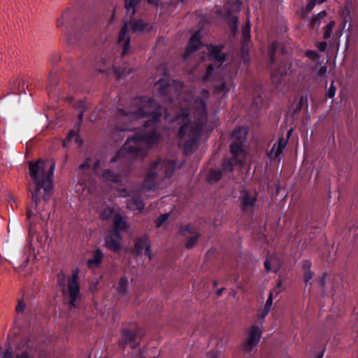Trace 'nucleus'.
Instances as JSON below:
<instances>
[{
    "label": "nucleus",
    "instance_id": "obj_1",
    "mask_svg": "<svg viewBox=\"0 0 358 358\" xmlns=\"http://www.w3.org/2000/svg\"><path fill=\"white\" fill-rule=\"evenodd\" d=\"M131 102L132 104L137 105V107L129 110L117 108L113 138L116 141L122 140L124 138L123 133L136 130L137 127L134 125V123L144 117H150L143 122V127L147 130L137 131L128 136L113 161L117 159L123 152H127L133 159L141 157L144 154L143 145L152 147L161 139L157 125L160 122L162 114L166 113V109L152 98L136 97Z\"/></svg>",
    "mask_w": 358,
    "mask_h": 358
},
{
    "label": "nucleus",
    "instance_id": "obj_2",
    "mask_svg": "<svg viewBox=\"0 0 358 358\" xmlns=\"http://www.w3.org/2000/svg\"><path fill=\"white\" fill-rule=\"evenodd\" d=\"M55 163L50 160L38 159L29 162V174L34 186L29 188L31 194V208L27 211V217L30 221L37 212L38 203L43 200L48 202L53 193V175Z\"/></svg>",
    "mask_w": 358,
    "mask_h": 358
},
{
    "label": "nucleus",
    "instance_id": "obj_3",
    "mask_svg": "<svg viewBox=\"0 0 358 358\" xmlns=\"http://www.w3.org/2000/svg\"><path fill=\"white\" fill-rule=\"evenodd\" d=\"M83 1L78 0L76 8H66L57 21V27L62 30L66 42L71 45H76L84 34L94 27L93 16L88 14L85 16V11L80 8Z\"/></svg>",
    "mask_w": 358,
    "mask_h": 358
},
{
    "label": "nucleus",
    "instance_id": "obj_4",
    "mask_svg": "<svg viewBox=\"0 0 358 358\" xmlns=\"http://www.w3.org/2000/svg\"><path fill=\"white\" fill-rule=\"evenodd\" d=\"M199 106L201 108V113L195 122H192L190 117L189 108H181L176 117V121L180 124L178 131V136L182 139L187 135L189 137L186 145H192L202 135L203 129L207 123L208 117L206 113L207 104L204 99H199Z\"/></svg>",
    "mask_w": 358,
    "mask_h": 358
},
{
    "label": "nucleus",
    "instance_id": "obj_5",
    "mask_svg": "<svg viewBox=\"0 0 358 358\" xmlns=\"http://www.w3.org/2000/svg\"><path fill=\"white\" fill-rule=\"evenodd\" d=\"M176 161L174 159H157L151 164L150 170L144 179L143 187L146 189L154 188L156 179L159 176L160 171L164 174V178H171L176 171Z\"/></svg>",
    "mask_w": 358,
    "mask_h": 358
},
{
    "label": "nucleus",
    "instance_id": "obj_6",
    "mask_svg": "<svg viewBox=\"0 0 358 358\" xmlns=\"http://www.w3.org/2000/svg\"><path fill=\"white\" fill-rule=\"evenodd\" d=\"M116 156L117 153L111 158L110 163H118L117 172L106 169L103 171L102 178L107 182L120 185L122 183V178L127 177L129 175L134 159L127 152H123L117 159L113 161Z\"/></svg>",
    "mask_w": 358,
    "mask_h": 358
},
{
    "label": "nucleus",
    "instance_id": "obj_7",
    "mask_svg": "<svg viewBox=\"0 0 358 358\" xmlns=\"http://www.w3.org/2000/svg\"><path fill=\"white\" fill-rule=\"evenodd\" d=\"M149 23L145 22L141 19H135L130 17L128 22H124L119 33L118 44L122 45V55H126L130 48L131 37L128 34V28L129 27L132 33H142L145 30L149 31L150 28Z\"/></svg>",
    "mask_w": 358,
    "mask_h": 358
},
{
    "label": "nucleus",
    "instance_id": "obj_8",
    "mask_svg": "<svg viewBox=\"0 0 358 358\" xmlns=\"http://www.w3.org/2000/svg\"><path fill=\"white\" fill-rule=\"evenodd\" d=\"M143 334L138 327L123 328L121 330V338L119 340V346L125 349L129 345L131 349H136L141 343Z\"/></svg>",
    "mask_w": 358,
    "mask_h": 358
},
{
    "label": "nucleus",
    "instance_id": "obj_9",
    "mask_svg": "<svg viewBox=\"0 0 358 358\" xmlns=\"http://www.w3.org/2000/svg\"><path fill=\"white\" fill-rule=\"evenodd\" d=\"M262 333L263 331L258 324H254L250 327L248 337L241 345V348L245 354H249L253 350L257 349Z\"/></svg>",
    "mask_w": 358,
    "mask_h": 358
},
{
    "label": "nucleus",
    "instance_id": "obj_10",
    "mask_svg": "<svg viewBox=\"0 0 358 358\" xmlns=\"http://www.w3.org/2000/svg\"><path fill=\"white\" fill-rule=\"evenodd\" d=\"M180 235L185 237V246L187 249L194 248L201 237V233L192 224L181 225L180 227Z\"/></svg>",
    "mask_w": 358,
    "mask_h": 358
},
{
    "label": "nucleus",
    "instance_id": "obj_11",
    "mask_svg": "<svg viewBox=\"0 0 358 358\" xmlns=\"http://www.w3.org/2000/svg\"><path fill=\"white\" fill-rule=\"evenodd\" d=\"M257 196L258 192L256 190L254 191L253 194H251L246 189H242L239 196L241 211L243 213L250 211L255 206L257 201Z\"/></svg>",
    "mask_w": 358,
    "mask_h": 358
},
{
    "label": "nucleus",
    "instance_id": "obj_12",
    "mask_svg": "<svg viewBox=\"0 0 358 358\" xmlns=\"http://www.w3.org/2000/svg\"><path fill=\"white\" fill-rule=\"evenodd\" d=\"M241 2L237 0L235 3H230V6L226 10V18L229 29L231 33L235 34L238 29V18L237 16L234 15V12H238Z\"/></svg>",
    "mask_w": 358,
    "mask_h": 358
},
{
    "label": "nucleus",
    "instance_id": "obj_13",
    "mask_svg": "<svg viewBox=\"0 0 358 358\" xmlns=\"http://www.w3.org/2000/svg\"><path fill=\"white\" fill-rule=\"evenodd\" d=\"M68 292L70 296L69 306L71 308H76V301L80 294L78 276L76 273L73 274L69 280Z\"/></svg>",
    "mask_w": 358,
    "mask_h": 358
},
{
    "label": "nucleus",
    "instance_id": "obj_14",
    "mask_svg": "<svg viewBox=\"0 0 358 358\" xmlns=\"http://www.w3.org/2000/svg\"><path fill=\"white\" fill-rule=\"evenodd\" d=\"M120 192L124 193V196H131V199L127 202V206L131 210L142 211L144 209L145 203L140 192H134L132 195H130L124 188L122 189Z\"/></svg>",
    "mask_w": 358,
    "mask_h": 358
},
{
    "label": "nucleus",
    "instance_id": "obj_15",
    "mask_svg": "<svg viewBox=\"0 0 358 358\" xmlns=\"http://www.w3.org/2000/svg\"><path fill=\"white\" fill-rule=\"evenodd\" d=\"M155 87H157L158 92L160 95L169 101H173V96L171 94V87L169 84V80L167 78H160L156 83Z\"/></svg>",
    "mask_w": 358,
    "mask_h": 358
},
{
    "label": "nucleus",
    "instance_id": "obj_16",
    "mask_svg": "<svg viewBox=\"0 0 358 358\" xmlns=\"http://www.w3.org/2000/svg\"><path fill=\"white\" fill-rule=\"evenodd\" d=\"M103 259V254L100 249H96L92 252V257L89 259L87 262L88 268H100Z\"/></svg>",
    "mask_w": 358,
    "mask_h": 358
},
{
    "label": "nucleus",
    "instance_id": "obj_17",
    "mask_svg": "<svg viewBox=\"0 0 358 358\" xmlns=\"http://www.w3.org/2000/svg\"><path fill=\"white\" fill-rule=\"evenodd\" d=\"M223 45H211L209 49L210 57L212 59L223 63L227 61V56L225 53L222 52Z\"/></svg>",
    "mask_w": 358,
    "mask_h": 358
},
{
    "label": "nucleus",
    "instance_id": "obj_18",
    "mask_svg": "<svg viewBox=\"0 0 358 358\" xmlns=\"http://www.w3.org/2000/svg\"><path fill=\"white\" fill-rule=\"evenodd\" d=\"M150 244L149 237L147 235H144L138 238L135 241L134 253L139 255L142 254L143 250L145 248L146 245Z\"/></svg>",
    "mask_w": 358,
    "mask_h": 358
},
{
    "label": "nucleus",
    "instance_id": "obj_19",
    "mask_svg": "<svg viewBox=\"0 0 358 358\" xmlns=\"http://www.w3.org/2000/svg\"><path fill=\"white\" fill-rule=\"evenodd\" d=\"M124 8L126 9L127 15L130 17H133L136 12L141 0H124Z\"/></svg>",
    "mask_w": 358,
    "mask_h": 358
},
{
    "label": "nucleus",
    "instance_id": "obj_20",
    "mask_svg": "<svg viewBox=\"0 0 358 358\" xmlns=\"http://www.w3.org/2000/svg\"><path fill=\"white\" fill-rule=\"evenodd\" d=\"M105 246L110 251L118 252L121 249V244L113 235H108L105 238Z\"/></svg>",
    "mask_w": 358,
    "mask_h": 358
},
{
    "label": "nucleus",
    "instance_id": "obj_21",
    "mask_svg": "<svg viewBox=\"0 0 358 358\" xmlns=\"http://www.w3.org/2000/svg\"><path fill=\"white\" fill-rule=\"evenodd\" d=\"M286 75V66L284 64H281L278 68L274 69L271 71V78L273 82H279Z\"/></svg>",
    "mask_w": 358,
    "mask_h": 358
},
{
    "label": "nucleus",
    "instance_id": "obj_22",
    "mask_svg": "<svg viewBox=\"0 0 358 358\" xmlns=\"http://www.w3.org/2000/svg\"><path fill=\"white\" fill-rule=\"evenodd\" d=\"M73 140L80 145H82L83 143L81 137L79 136L78 131L71 130L63 141V146L67 147Z\"/></svg>",
    "mask_w": 358,
    "mask_h": 358
},
{
    "label": "nucleus",
    "instance_id": "obj_23",
    "mask_svg": "<svg viewBox=\"0 0 358 358\" xmlns=\"http://www.w3.org/2000/svg\"><path fill=\"white\" fill-rule=\"evenodd\" d=\"M243 143H241V140L238 141H233L230 145V151L233 155V158L235 161H237L238 157L243 152Z\"/></svg>",
    "mask_w": 358,
    "mask_h": 358
},
{
    "label": "nucleus",
    "instance_id": "obj_24",
    "mask_svg": "<svg viewBox=\"0 0 358 358\" xmlns=\"http://www.w3.org/2000/svg\"><path fill=\"white\" fill-rule=\"evenodd\" d=\"M2 358H15L13 348L9 345L4 352H1ZM15 358H29V354L24 350L21 354H16Z\"/></svg>",
    "mask_w": 358,
    "mask_h": 358
},
{
    "label": "nucleus",
    "instance_id": "obj_25",
    "mask_svg": "<svg viewBox=\"0 0 358 358\" xmlns=\"http://www.w3.org/2000/svg\"><path fill=\"white\" fill-rule=\"evenodd\" d=\"M214 93L217 94L227 95L231 89V85L229 83L222 80L220 83L214 85Z\"/></svg>",
    "mask_w": 358,
    "mask_h": 358
},
{
    "label": "nucleus",
    "instance_id": "obj_26",
    "mask_svg": "<svg viewBox=\"0 0 358 358\" xmlns=\"http://www.w3.org/2000/svg\"><path fill=\"white\" fill-rule=\"evenodd\" d=\"M58 82H59V78H58V76L57 75V72L55 71L54 69H52V70H50V71L49 73L48 78V94H50L52 92L53 89L55 87H56Z\"/></svg>",
    "mask_w": 358,
    "mask_h": 358
},
{
    "label": "nucleus",
    "instance_id": "obj_27",
    "mask_svg": "<svg viewBox=\"0 0 358 358\" xmlns=\"http://www.w3.org/2000/svg\"><path fill=\"white\" fill-rule=\"evenodd\" d=\"M303 109L308 113V103L306 95L301 96L299 102L293 111L294 116L298 115Z\"/></svg>",
    "mask_w": 358,
    "mask_h": 358
},
{
    "label": "nucleus",
    "instance_id": "obj_28",
    "mask_svg": "<svg viewBox=\"0 0 358 358\" xmlns=\"http://www.w3.org/2000/svg\"><path fill=\"white\" fill-rule=\"evenodd\" d=\"M194 42L201 43L199 31H196L191 36L187 48L188 53L194 52L198 50V45H194Z\"/></svg>",
    "mask_w": 358,
    "mask_h": 358
},
{
    "label": "nucleus",
    "instance_id": "obj_29",
    "mask_svg": "<svg viewBox=\"0 0 358 358\" xmlns=\"http://www.w3.org/2000/svg\"><path fill=\"white\" fill-rule=\"evenodd\" d=\"M128 225L125 220L120 215H116L113 219V229L125 231Z\"/></svg>",
    "mask_w": 358,
    "mask_h": 358
},
{
    "label": "nucleus",
    "instance_id": "obj_30",
    "mask_svg": "<svg viewBox=\"0 0 358 358\" xmlns=\"http://www.w3.org/2000/svg\"><path fill=\"white\" fill-rule=\"evenodd\" d=\"M224 173L220 169H211L208 174V180L210 182L215 183L218 182Z\"/></svg>",
    "mask_w": 358,
    "mask_h": 358
},
{
    "label": "nucleus",
    "instance_id": "obj_31",
    "mask_svg": "<svg viewBox=\"0 0 358 358\" xmlns=\"http://www.w3.org/2000/svg\"><path fill=\"white\" fill-rule=\"evenodd\" d=\"M336 22L334 20L330 21L326 26L322 28L323 36L322 38L324 40H327L331 38L333 34V31L335 27Z\"/></svg>",
    "mask_w": 358,
    "mask_h": 358
},
{
    "label": "nucleus",
    "instance_id": "obj_32",
    "mask_svg": "<svg viewBox=\"0 0 358 358\" xmlns=\"http://www.w3.org/2000/svg\"><path fill=\"white\" fill-rule=\"evenodd\" d=\"M327 15V12L324 10L320 11L317 15H315L312 17L311 21L310 22V27L313 29L316 25H320L322 19L326 17Z\"/></svg>",
    "mask_w": 358,
    "mask_h": 358
},
{
    "label": "nucleus",
    "instance_id": "obj_33",
    "mask_svg": "<svg viewBox=\"0 0 358 358\" xmlns=\"http://www.w3.org/2000/svg\"><path fill=\"white\" fill-rule=\"evenodd\" d=\"M235 159L233 158V159H224L222 162V169H220L221 171H222V173L224 174L228 173V172H232V171L234 170V161Z\"/></svg>",
    "mask_w": 358,
    "mask_h": 358
},
{
    "label": "nucleus",
    "instance_id": "obj_34",
    "mask_svg": "<svg viewBox=\"0 0 358 358\" xmlns=\"http://www.w3.org/2000/svg\"><path fill=\"white\" fill-rule=\"evenodd\" d=\"M247 134V131L243 128L240 127L238 129L235 130L233 134V141H238V140H241V143H243L245 136Z\"/></svg>",
    "mask_w": 358,
    "mask_h": 358
},
{
    "label": "nucleus",
    "instance_id": "obj_35",
    "mask_svg": "<svg viewBox=\"0 0 358 358\" xmlns=\"http://www.w3.org/2000/svg\"><path fill=\"white\" fill-rule=\"evenodd\" d=\"M270 311L271 310L266 308L262 306L258 309L257 315L258 317L257 322L259 324V325L262 326L264 322V319L270 313Z\"/></svg>",
    "mask_w": 358,
    "mask_h": 358
},
{
    "label": "nucleus",
    "instance_id": "obj_36",
    "mask_svg": "<svg viewBox=\"0 0 358 358\" xmlns=\"http://www.w3.org/2000/svg\"><path fill=\"white\" fill-rule=\"evenodd\" d=\"M278 48L276 43H273L269 49V62L268 66L271 68L275 63V52Z\"/></svg>",
    "mask_w": 358,
    "mask_h": 358
},
{
    "label": "nucleus",
    "instance_id": "obj_37",
    "mask_svg": "<svg viewBox=\"0 0 358 358\" xmlns=\"http://www.w3.org/2000/svg\"><path fill=\"white\" fill-rule=\"evenodd\" d=\"M128 284L129 282L127 278L122 277L118 282V285L117 288L118 293L121 294H124L127 292Z\"/></svg>",
    "mask_w": 358,
    "mask_h": 358
},
{
    "label": "nucleus",
    "instance_id": "obj_38",
    "mask_svg": "<svg viewBox=\"0 0 358 358\" xmlns=\"http://www.w3.org/2000/svg\"><path fill=\"white\" fill-rule=\"evenodd\" d=\"M242 37L245 43H246L248 41H250V24L248 19L247 23L242 29Z\"/></svg>",
    "mask_w": 358,
    "mask_h": 358
},
{
    "label": "nucleus",
    "instance_id": "obj_39",
    "mask_svg": "<svg viewBox=\"0 0 358 358\" xmlns=\"http://www.w3.org/2000/svg\"><path fill=\"white\" fill-rule=\"evenodd\" d=\"M169 218V215L166 213L161 214L156 220L155 224L157 227H161Z\"/></svg>",
    "mask_w": 358,
    "mask_h": 358
},
{
    "label": "nucleus",
    "instance_id": "obj_40",
    "mask_svg": "<svg viewBox=\"0 0 358 358\" xmlns=\"http://www.w3.org/2000/svg\"><path fill=\"white\" fill-rule=\"evenodd\" d=\"M275 147L276 143H275L272 148L267 152V156L270 159L271 161L275 160L280 155H275Z\"/></svg>",
    "mask_w": 358,
    "mask_h": 358
},
{
    "label": "nucleus",
    "instance_id": "obj_41",
    "mask_svg": "<svg viewBox=\"0 0 358 358\" xmlns=\"http://www.w3.org/2000/svg\"><path fill=\"white\" fill-rule=\"evenodd\" d=\"M60 59L61 57L59 54L56 52L52 54L50 57V64L52 66V69H54V66L59 62Z\"/></svg>",
    "mask_w": 358,
    "mask_h": 358
},
{
    "label": "nucleus",
    "instance_id": "obj_42",
    "mask_svg": "<svg viewBox=\"0 0 358 358\" xmlns=\"http://www.w3.org/2000/svg\"><path fill=\"white\" fill-rule=\"evenodd\" d=\"M336 88L334 86V81L331 82L330 87L327 92L326 96L329 98H334L336 94Z\"/></svg>",
    "mask_w": 358,
    "mask_h": 358
},
{
    "label": "nucleus",
    "instance_id": "obj_43",
    "mask_svg": "<svg viewBox=\"0 0 358 358\" xmlns=\"http://www.w3.org/2000/svg\"><path fill=\"white\" fill-rule=\"evenodd\" d=\"M314 273L311 271H304L303 273V281L306 284V285L310 282V280L313 278Z\"/></svg>",
    "mask_w": 358,
    "mask_h": 358
},
{
    "label": "nucleus",
    "instance_id": "obj_44",
    "mask_svg": "<svg viewBox=\"0 0 358 358\" xmlns=\"http://www.w3.org/2000/svg\"><path fill=\"white\" fill-rule=\"evenodd\" d=\"M273 292H270L268 297L265 304L263 305L262 306H264L266 308H268V309L271 310L272 304H273Z\"/></svg>",
    "mask_w": 358,
    "mask_h": 358
},
{
    "label": "nucleus",
    "instance_id": "obj_45",
    "mask_svg": "<svg viewBox=\"0 0 358 358\" xmlns=\"http://www.w3.org/2000/svg\"><path fill=\"white\" fill-rule=\"evenodd\" d=\"M305 55L306 57H308V58L313 61L316 60L319 57L318 54L315 50H308L306 52Z\"/></svg>",
    "mask_w": 358,
    "mask_h": 358
},
{
    "label": "nucleus",
    "instance_id": "obj_46",
    "mask_svg": "<svg viewBox=\"0 0 358 358\" xmlns=\"http://www.w3.org/2000/svg\"><path fill=\"white\" fill-rule=\"evenodd\" d=\"M317 3H318L317 0H309L306 7V12H311Z\"/></svg>",
    "mask_w": 358,
    "mask_h": 358
},
{
    "label": "nucleus",
    "instance_id": "obj_47",
    "mask_svg": "<svg viewBox=\"0 0 358 358\" xmlns=\"http://www.w3.org/2000/svg\"><path fill=\"white\" fill-rule=\"evenodd\" d=\"M285 148V144L282 142L281 140L278 141V145L275 147V155H280L282 152L283 148Z\"/></svg>",
    "mask_w": 358,
    "mask_h": 358
},
{
    "label": "nucleus",
    "instance_id": "obj_48",
    "mask_svg": "<svg viewBox=\"0 0 358 358\" xmlns=\"http://www.w3.org/2000/svg\"><path fill=\"white\" fill-rule=\"evenodd\" d=\"M282 291V281L280 280L271 292H273V294L278 295Z\"/></svg>",
    "mask_w": 358,
    "mask_h": 358
},
{
    "label": "nucleus",
    "instance_id": "obj_49",
    "mask_svg": "<svg viewBox=\"0 0 358 358\" xmlns=\"http://www.w3.org/2000/svg\"><path fill=\"white\" fill-rule=\"evenodd\" d=\"M311 262L309 261V260H303L302 262V268H303V271H311L310 270V268H311Z\"/></svg>",
    "mask_w": 358,
    "mask_h": 358
},
{
    "label": "nucleus",
    "instance_id": "obj_50",
    "mask_svg": "<svg viewBox=\"0 0 358 358\" xmlns=\"http://www.w3.org/2000/svg\"><path fill=\"white\" fill-rule=\"evenodd\" d=\"M113 212V209H108L107 210H103L101 213V217L103 220H108L110 217V216L111 215Z\"/></svg>",
    "mask_w": 358,
    "mask_h": 358
},
{
    "label": "nucleus",
    "instance_id": "obj_51",
    "mask_svg": "<svg viewBox=\"0 0 358 358\" xmlns=\"http://www.w3.org/2000/svg\"><path fill=\"white\" fill-rule=\"evenodd\" d=\"M316 46L320 52H324L327 48V43L325 41L318 42Z\"/></svg>",
    "mask_w": 358,
    "mask_h": 358
},
{
    "label": "nucleus",
    "instance_id": "obj_52",
    "mask_svg": "<svg viewBox=\"0 0 358 358\" xmlns=\"http://www.w3.org/2000/svg\"><path fill=\"white\" fill-rule=\"evenodd\" d=\"M121 233H122V231L113 229V234L112 235L114 236V238L117 241H119L120 242L122 240Z\"/></svg>",
    "mask_w": 358,
    "mask_h": 358
},
{
    "label": "nucleus",
    "instance_id": "obj_53",
    "mask_svg": "<svg viewBox=\"0 0 358 358\" xmlns=\"http://www.w3.org/2000/svg\"><path fill=\"white\" fill-rule=\"evenodd\" d=\"M25 85L27 86V90H29V84H28V81L27 80H25V81H23L22 83V86L20 85V83H18V90H17V92H16V94H20L22 92V91H20V88L22 87V90L23 91H24L25 88ZM15 93V92H14Z\"/></svg>",
    "mask_w": 358,
    "mask_h": 358
},
{
    "label": "nucleus",
    "instance_id": "obj_54",
    "mask_svg": "<svg viewBox=\"0 0 358 358\" xmlns=\"http://www.w3.org/2000/svg\"><path fill=\"white\" fill-rule=\"evenodd\" d=\"M24 308H25V304L24 303V302L22 301H18V303L16 306L17 313L23 312Z\"/></svg>",
    "mask_w": 358,
    "mask_h": 358
},
{
    "label": "nucleus",
    "instance_id": "obj_55",
    "mask_svg": "<svg viewBox=\"0 0 358 358\" xmlns=\"http://www.w3.org/2000/svg\"><path fill=\"white\" fill-rule=\"evenodd\" d=\"M90 167H91V164H90L89 159H87L83 164H81L79 166V169H90Z\"/></svg>",
    "mask_w": 358,
    "mask_h": 358
},
{
    "label": "nucleus",
    "instance_id": "obj_56",
    "mask_svg": "<svg viewBox=\"0 0 358 358\" xmlns=\"http://www.w3.org/2000/svg\"><path fill=\"white\" fill-rule=\"evenodd\" d=\"M264 266L265 268L266 271L268 273L269 271H271V263L269 259H266L264 261Z\"/></svg>",
    "mask_w": 358,
    "mask_h": 358
},
{
    "label": "nucleus",
    "instance_id": "obj_57",
    "mask_svg": "<svg viewBox=\"0 0 358 358\" xmlns=\"http://www.w3.org/2000/svg\"><path fill=\"white\" fill-rule=\"evenodd\" d=\"M145 255L150 259H152V250L150 247V243L146 245L145 248Z\"/></svg>",
    "mask_w": 358,
    "mask_h": 358
},
{
    "label": "nucleus",
    "instance_id": "obj_58",
    "mask_svg": "<svg viewBox=\"0 0 358 358\" xmlns=\"http://www.w3.org/2000/svg\"><path fill=\"white\" fill-rule=\"evenodd\" d=\"M325 280H326V274L324 273L322 277H320L318 280V283L322 289H324L325 287Z\"/></svg>",
    "mask_w": 358,
    "mask_h": 358
},
{
    "label": "nucleus",
    "instance_id": "obj_59",
    "mask_svg": "<svg viewBox=\"0 0 358 358\" xmlns=\"http://www.w3.org/2000/svg\"><path fill=\"white\" fill-rule=\"evenodd\" d=\"M327 72V67L326 66H320L318 71V74L320 76H322Z\"/></svg>",
    "mask_w": 358,
    "mask_h": 358
},
{
    "label": "nucleus",
    "instance_id": "obj_60",
    "mask_svg": "<svg viewBox=\"0 0 358 358\" xmlns=\"http://www.w3.org/2000/svg\"><path fill=\"white\" fill-rule=\"evenodd\" d=\"M161 0H147L148 4L158 6Z\"/></svg>",
    "mask_w": 358,
    "mask_h": 358
},
{
    "label": "nucleus",
    "instance_id": "obj_61",
    "mask_svg": "<svg viewBox=\"0 0 358 358\" xmlns=\"http://www.w3.org/2000/svg\"><path fill=\"white\" fill-rule=\"evenodd\" d=\"M83 115H84V110H81L78 115V120H79V122H78V126L80 127L81 122H82V120H83Z\"/></svg>",
    "mask_w": 358,
    "mask_h": 358
},
{
    "label": "nucleus",
    "instance_id": "obj_62",
    "mask_svg": "<svg viewBox=\"0 0 358 358\" xmlns=\"http://www.w3.org/2000/svg\"><path fill=\"white\" fill-rule=\"evenodd\" d=\"M207 357L208 358H217V355L215 352L211 351V352H208Z\"/></svg>",
    "mask_w": 358,
    "mask_h": 358
},
{
    "label": "nucleus",
    "instance_id": "obj_63",
    "mask_svg": "<svg viewBox=\"0 0 358 358\" xmlns=\"http://www.w3.org/2000/svg\"><path fill=\"white\" fill-rule=\"evenodd\" d=\"M214 69L213 64H209L207 68V73H210Z\"/></svg>",
    "mask_w": 358,
    "mask_h": 358
},
{
    "label": "nucleus",
    "instance_id": "obj_64",
    "mask_svg": "<svg viewBox=\"0 0 358 358\" xmlns=\"http://www.w3.org/2000/svg\"><path fill=\"white\" fill-rule=\"evenodd\" d=\"M224 290V287H222V288H221V289H217V290L216 291V294L217 295V296H221V295H222V292H223Z\"/></svg>",
    "mask_w": 358,
    "mask_h": 358
}]
</instances>
